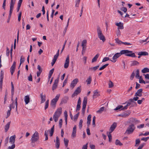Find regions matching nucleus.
Returning <instances> with one entry per match:
<instances>
[{"label":"nucleus","instance_id":"obj_33","mask_svg":"<svg viewBox=\"0 0 149 149\" xmlns=\"http://www.w3.org/2000/svg\"><path fill=\"white\" fill-rule=\"evenodd\" d=\"M92 81V78L91 76H90L86 80V82H87V84H91Z\"/></svg>","mask_w":149,"mask_h":149},{"label":"nucleus","instance_id":"obj_28","mask_svg":"<svg viewBox=\"0 0 149 149\" xmlns=\"http://www.w3.org/2000/svg\"><path fill=\"white\" fill-rule=\"evenodd\" d=\"M99 65H98L93 67H91L89 68V70L90 71L95 72L99 68Z\"/></svg>","mask_w":149,"mask_h":149},{"label":"nucleus","instance_id":"obj_27","mask_svg":"<svg viewBox=\"0 0 149 149\" xmlns=\"http://www.w3.org/2000/svg\"><path fill=\"white\" fill-rule=\"evenodd\" d=\"M10 122H8L5 126V132H6L8 130L10 127Z\"/></svg>","mask_w":149,"mask_h":149},{"label":"nucleus","instance_id":"obj_57","mask_svg":"<svg viewBox=\"0 0 149 149\" xmlns=\"http://www.w3.org/2000/svg\"><path fill=\"white\" fill-rule=\"evenodd\" d=\"M149 137H143L141 139V140L145 142H146L149 139Z\"/></svg>","mask_w":149,"mask_h":149},{"label":"nucleus","instance_id":"obj_6","mask_svg":"<svg viewBox=\"0 0 149 149\" xmlns=\"http://www.w3.org/2000/svg\"><path fill=\"white\" fill-rule=\"evenodd\" d=\"M60 96V94H57L55 97L51 101L50 105L52 107L54 108L56 107V102L58 100Z\"/></svg>","mask_w":149,"mask_h":149},{"label":"nucleus","instance_id":"obj_58","mask_svg":"<svg viewBox=\"0 0 149 149\" xmlns=\"http://www.w3.org/2000/svg\"><path fill=\"white\" fill-rule=\"evenodd\" d=\"M11 111V109H10L9 110H8L7 113V116L6 117V118H7L10 116Z\"/></svg>","mask_w":149,"mask_h":149},{"label":"nucleus","instance_id":"obj_54","mask_svg":"<svg viewBox=\"0 0 149 149\" xmlns=\"http://www.w3.org/2000/svg\"><path fill=\"white\" fill-rule=\"evenodd\" d=\"M108 60H110L109 59V57H104V58L102 60V62H105V61H108Z\"/></svg>","mask_w":149,"mask_h":149},{"label":"nucleus","instance_id":"obj_44","mask_svg":"<svg viewBox=\"0 0 149 149\" xmlns=\"http://www.w3.org/2000/svg\"><path fill=\"white\" fill-rule=\"evenodd\" d=\"M15 103L14 102V101H13V102H12L11 104H10L9 105V108L10 109H11H11L12 108H15Z\"/></svg>","mask_w":149,"mask_h":149},{"label":"nucleus","instance_id":"obj_51","mask_svg":"<svg viewBox=\"0 0 149 149\" xmlns=\"http://www.w3.org/2000/svg\"><path fill=\"white\" fill-rule=\"evenodd\" d=\"M111 133H110L109 132V134L108 135V137L109 138V141L110 142H111V139H112L111 135Z\"/></svg>","mask_w":149,"mask_h":149},{"label":"nucleus","instance_id":"obj_29","mask_svg":"<svg viewBox=\"0 0 149 149\" xmlns=\"http://www.w3.org/2000/svg\"><path fill=\"white\" fill-rule=\"evenodd\" d=\"M13 8H14L13 7L10 6V7L9 13V16H8V19H10L12 14V13L13 11Z\"/></svg>","mask_w":149,"mask_h":149},{"label":"nucleus","instance_id":"obj_61","mask_svg":"<svg viewBox=\"0 0 149 149\" xmlns=\"http://www.w3.org/2000/svg\"><path fill=\"white\" fill-rule=\"evenodd\" d=\"M116 34L118 37H119L120 36V32L119 30H118L116 32Z\"/></svg>","mask_w":149,"mask_h":149},{"label":"nucleus","instance_id":"obj_23","mask_svg":"<svg viewBox=\"0 0 149 149\" xmlns=\"http://www.w3.org/2000/svg\"><path fill=\"white\" fill-rule=\"evenodd\" d=\"M16 136L15 135H14L13 136H11L10 138V142L11 143L14 144L15 141Z\"/></svg>","mask_w":149,"mask_h":149},{"label":"nucleus","instance_id":"obj_60","mask_svg":"<svg viewBox=\"0 0 149 149\" xmlns=\"http://www.w3.org/2000/svg\"><path fill=\"white\" fill-rule=\"evenodd\" d=\"M14 86H12L11 87V96H12V97H13V95L14 94Z\"/></svg>","mask_w":149,"mask_h":149},{"label":"nucleus","instance_id":"obj_20","mask_svg":"<svg viewBox=\"0 0 149 149\" xmlns=\"http://www.w3.org/2000/svg\"><path fill=\"white\" fill-rule=\"evenodd\" d=\"M130 122L133 123L135 124H137L140 122V121L137 120L136 118H132L130 119Z\"/></svg>","mask_w":149,"mask_h":149},{"label":"nucleus","instance_id":"obj_64","mask_svg":"<svg viewBox=\"0 0 149 149\" xmlns=\"http://www.w3.org/2000/svg\"><path fill=\"white\" fill-rule=\"evenodd\" d=\"M88 147V143H87L86 144L84 145L81 149H87Z\"/></svg>","mask_w":149,"mask_h":149},{"label":"nucleus","instance_id":"obj_49","mask_svg":"<svg viewBox=\"0 0 149 149\" xmlns=\"http://www.w3.org/2000/svg\"><path fill=\"white\" fill-rule=\"evenodd\" d=\"M64 140L65 145L66 147H67L68 146L69 140L67 139H65V138L64 139Z\"/></svg>","mask_w":149,"mask_h":149},{"label":"nucleus","instance_id":"obj_2","mask_svg":"<svg viewBox=\"0 0 149 149\" xmlns=\"http://www.w3.org/2000/svg\"><path fill=\"white\" fill-rule=\"evenodd\" d=\"M120 56L122 54H125L126 56H130L132 57H136V56L132 51H129L128 50H123L120 51L119 53Z\"/></svg>","mask_w":149,"mask_h":149},{"label":"nucleus","instance_id":"obj_53","mask_svg":"<svg viewBox=\"0 0 149 149\" xmlns=\"http://www.w3.org/2000/svg\"><path fill=\"white\" fill-rule=\"evenodd\" d=\"M109 88H112L113 86V84L111 81H109Z\"/></svg>","mask_w":149,"mask_h":149},{"label":"nucleus","instance_id":"obj_16","mask_svg":"<svg viewBox=\"0 0 149 149\" xmlns=\"http://www.w3.org/2000/svg\"><path fill=\"white\" fill-rule=\"evenodd\" d=\"M81 101L80 99V98L79 97L78 99L77 105L76 107V111L77 112L78 111H79L81 108Z\"/></svg>","mask_w":149,"mask_h":149},{"label":"nucleus","instance_id":"obj_15","mask_svg":"<svg viewBox=\"0 0 149 149\" xmlns=\"http://www.w3.org/2000/svg\"><path fill=\"white\" fill-rule=\"evenodd\" d=\"M69 56H68L66 59L64 64V67L65 68H67L69 66Z\"/></svg>","mask_w":149,"mask_h":149},{"label":"nucleus","instance_id":"obj_38","mask_svg":"<svg viewBox=\"0 0 149 149\" xmlns=\"http://www.w3.org/2000/svg\"><path fill=\"white\" fill-rule=\"evenodd\" d=\"M135 72L136 73L135 77L136 78L138 79L140 77L139 75V69H137Z\"/></svg>","mask_w":149,"mask_h":149},{"label":"nucleus","instance_id":"obj_34","mask_svg":"<svg viewBox=\"0 0 149 149\" xmlns=\"http://www.w3.org/2000/svg\"><path fill=\"white\" fill-rule=\"evenodd\" d=\"M141 72L143 73L149 72V69L147 68H145L141 70Z\"/></svg>","mask_w":149,"mask_h":149},{"label":"nucleus","instance_id":"obj_42","mask_svg":"<svg viewBox=\"0 0 149 149\" xmlns=\"http://www.w3.org/2000/svg\"><path fill=\"white\" fill-rule=\"evenodd\" d=\"M87 43V40H84L82 42L81 46L82 47H86V44Z\"/></svg>","mask_w":149,"mask_h":149},{"label":"nucleus","instance_id":"obj_41","mask_svg":"<svg viewBox=\"0 0 149 149\" xmlns=\"http://www.w3.org/2000/svg\"><path fill=\"white\" fill-rule=\"evenodd\" d=\"M123 107V106L122 105H118L116 108L114 109V110L115 111H117L118 110H121V109Z\"/></svg>","mask_w":149,"mask_h":149},{"label":"nucleus","instance_id":"obj_11","mask_svg":"<svg viewBox=\"0 0 149 149\" xmlns=\"http://www.w3.org/2000/svg\"><path fill=\"white\" fill-rule=\"evenodd\" d=\"M117 126V123L116 122H114L111 125L109 129L110 133H111L115 130Z\"/></svg>","mask_w":149,"mask_h":149},{"label":"nucleus","instance_id":"obj_7","mask_svg":"<svg viewBox=\"0 0 149 149\" xmlns=\"http://www.w3.org/2000/svg\"><path fill=\"white\" fill-rule=\"evenodd\" d=\"M87 101V99L86 97L84 98L83 102L82 108V112L83 115H84L85 112V110L86 107Z\"/></svg>","mask_w":149,"mask_h":149},{"label":"nucleus","instance_id":"obj_59","mask_svg":"<svg viewBox=\"0 0 149 149\" xmlns=\"http://www.w3.org/2000/svg\"><path fill=\"white\" fill-rule=\"evenodd\" d=\"M63 120L62 119H61L59 121V126L60 128H61L62 125Z\"/></svg>","mask_w":149,"mask_h":149},{"label":"nucleus","instance_id":"obj_45","mask_svg":"<svg viewBox=\"0 0 149 149\" xmlns=\"http://www.w3.org/2000/svg\"><path fill=\"white\" fill-rule=\"evenodd\" d=\"M116 42L118 44H123V42L120 40L118 38H117L115 39Z\"/></svg>","mask_w":149,"mask_h":149},{"label":"nucleus","instance_id":"obj_32","mask_svg":"<svg viewBox=\"0 0 149 149\" xmlns=\"http://www.w3.org/2000/svg\"><path fill=\"white\" fill-rule=\"evenodd\" d=\"M54 125L53 127L51 128V130L50 131V136H52L54 131Z\"/></svg>","mask_w":149,"mask_h":149},{"label":"nucleus","instance_id":"obj_39","mask_svg":"<svg viewBox=\"0 0 149 149\" xmlns=\"http://www.w3.org/2000/svg\"><path fill=\"white\" fill-rule=\"evenodd\" d=\"M24 61V58L22 56L20 58V64L19 67L18 69L19 68L21 64L23 63Z\"/></svg>","mask_w":149,"mask_h":149},{"label":"nucleus","instance_id":"obj_18","mask_svg":"<svg viewBox=\"0 0 149 149\" xmlns=\"http://www.w3.org/2000/svg\"><path fill=\"white\" fill-rule=\"evenodd\" d=\"M78 81V79L77 78L73 80L71 82L70 86L73 88L76 85Z\"/></svg>","mask_w":149,"mask_h":149},{"label":"nucleus","instance_id":"obj_40","mask_svg":"<svg viewBox=\"0 0 149 149\" xmlns=\"http://www.w3.org/2000/svg\"><path fill=\"white\" fill-rule=\"evenodd\" d=\"M139 64V62L136 61H132L131 66L136 65Z\"/></svg>","mask_w":149,"mask_h":149},{"label":"nucleus","instance_id":"obj_37","mask_svg":"<svg viewBox=\"0 0 149 149\" xmlns=\"http://www.w3.org/2000/svg\"><path fill=\"white\" fill-rule=\"evenodd\" d=\"M138 79H139V81L140 83H143L144 84H146V81L143 79L141 76Z\"/></svg>","mask_w":149,"mask_h":149},{"label":"nucleus","instance_id":"obj_46","mask_svg":"<svg viewBox=\"0 0 149 149\" xmlns=\"http://www.w3.org/2000/svg\"><path fill=\"white\" fill-rule=\"evenodd\" d=\"M104 107H101L99 110L97 111V113H101L103 111L104 109Z\"/></svg>","mask_w":149,"mask_h":149},{"label":"nucleus","instance_id":"obj_22","mask_svg":"<svg viewBox=\"0 0 149 149\" xmlns=\"http://www.w3.org/2000/svg\"><path fill=\"white\" fill-rule=\"evenodd\" d=\"M60 145V143L59 139L58 137L57 136L56 137V140L55 143V146L56 148H57L58 149Z\"/></svg>","mask_w":149,"mask_h":149},{"label":"nucleus","instance_id":"obj_5","mask_svg":"<svg viewBox=\"0 0 149 149\" xmlns=\"http://www.w3.org/2000/svg\"><path fill=\"white\" fill-rule=\"evenodd\" d=\"M97 32L98 37L100 40H102L103 42H104L106 40L104 36L102 33L100 27L98 26L97 27Z\"/></svg>","mask_w":149,"mask_h":149},{"label":"nucleus","instance_id":"obj_13","mask_svg":"<svg viewBox=\"0 0 149 149\" xmlns=\"http://www.w3.org/2000/svg\"><path fill=\"white\" fill-rule=\"evenodd\" d=\"M58 80L59 78H57L55 80L52 87V90L53 91H54L57 88Z\"/></svg>","mask_w":149,"mask_h":149},{"label":"nucleus","instance_id":"obj_62","mask_svg":"<svg viewBox=\"0 0 149 149\" xmlns=\"http://www.w3.org/2000/svg\"><path fill=\"white\" fill-rule=\"evenodd\" d=\"M144 124H142L141 125H140L137 126V128L139 129H141V128H143L144 127Z\"/></svg>","mask_w":149,"mask_h":149},{"label":"nucleus","instance_id":"obj_17","mask_svg":"<svg viewBox=\"0 0 149 149\" xmlns=\"http://www.w3.org/2000/svg\"><path fill=\"white\" fill-rule=\"evenodd\" d=\"M76 126L75 125L74 126L73 128L72 132L71 135L72 138H74L76 136Z\"/></svg>","mask_w":149,"mask_h":149},{"label":"nucleus","instance_id":"obj_1","mask_svg":"<svg viewBox=\"0 0 149 149\" xmlns=\"http://www.w3.org/2000/svg\"><path fill=\"white\" fill-rule=\"evenodd\" d=\"M39 133L37 132L36 131L32 135L30 140L31 144L32 147H34L35 146L34 143L37 142L39 140Z\"/></svg>","mask_w":149,"mask_h":149},{"label":"nucleus","instance_id":"obj_52","mask_svg":"<svg viewBox=\"0 0 149 149\" xmlns=\"http://www.w3.org/2000/svg\"><path fill=\"white\" fill-rule=\"evenodd\" d=\"M9 140V137H7L6 138L5 141V144H4V146H7V144L8 143Z\"/></svg>","mask_w":149,"mask_h":149},{"label":"nucleus","instance_id":"obj_8","mask_svg":"<svg viewBox=\"0 0 149 149\" xmlns=\"http://www.w3.org/2000/svg\"><path fill=\"white\" fill-rule=\"evenodd\" d=\"M130 113L131 112L130 111H126L125 112L119 114L118 116L123 118H126L130 114Z\"/></svg>","mask_w":149,"mask_h":149},{"label":"nucleus","instance_id":"obj_10","mask_svg":"<svg viewBox=\"0 0 149 149\" xmlns=\"http://www.w3.org/2000/svg\"><path fill=\"white\" fill-rule=\"evenodd\" d=\"M143 89L142 88H140L138 89L137 91L135 93L134 96L141 97L142 96Z\"/></svg>","mask_w":149,"mask_h":149},{"label":"nucleus","instance_id":"obj_35","mask_svg":"<svg viewBox=\"0 0 149 149\" xmlns=\"http://www.w3.org/2000/svg\"><path fill=\"white\" fill-rule=\"evenodd\" d=\"M98 96V92L97 91V90H96L95 91H94V94L93 96V98H95L97 96Z\"/></svg>","mask_w":149,"mask_h":149},{"label":"nucleus","instance_id":"obj_36","mask_svg":"<svg viewBox=\"0 0 149 149\" xmlns=\"http://www.w3.org/2000/svg\"><path fill=\"white\" fill-rule=\"evenodd\" d=\"M59 50L58 49L57 51V53L56 55L54 56V58L53 59L56 61L59 55Z\"/></svg>","mask_w":149,"mask_h":149},{"label":"nucleus","instance_id":"obj_43","mask_svg":"<svg viewBox=\"0 0 149 149\" xmlns=\"http://www.w3.org/2000/svg\"><path fill=\"white\" fill-rule=\"evenodd\" d=\"M108 65H109V64L107 63V64H106L103 65L101 67H100L99 68V70H101L104 69L105 68H106L107 66H108Z\"/></svg>","mask_w":149,"mask_h":149},{"label":"nucleus","instance_id":"obj_9","mask_svg":"<svg viewBox=\"0 0 149 149\" xmlns=\"http://www.w3.org/2000/svg\"><path fill=\"white\" fill-rule=\"evenodd\" d=\"M81 86L77 87L76 90L74 91V93L72 95V97H73L75 96H77L78 94L80 93L81 91Z\"/></svg>","mask_w":149,"mask_h":149},{"label":"nucleus","instance_id":"obj_47","mask_svg":"<svg viewBox=\"0 0 149 149\" xmlns=\"http://www.w3.org/2000/svg\"><path fill=\"white\" fill-rule=\"evenodd\" d=\"M49 100H47V101L45 102V109H47L49 106Z\"/></svg>","mask_w":149,"mask_h":149},{"label":"nucleus","instance_id":"obj_50","mask_svg":"<svg viewBox=\"0 0 149 149\" xmlns=\"http://www.w3.org/2000/svg\"><path fill=\"white\" fill-rule=\"evenodd\" d=\"M95 119L96 117L95 116H94L93 118L92 122V125H93L94 127H95Z\"/></svg>","mask_w":149,"mask_h":149},{"label":"nucleus","instance_id":"obj_24","mask_svg":"<svg viewBox=\"0 0 149 149\" xmlns=\"http://www.w3.org/2000/svg\"><path fill=\"white\" fill-rule=\"evenodd\" d=\"M24 101L26 104H27L30 102V98L29 95H26L24 97Z\"/></svg>","mask_w":149,"mask_h":149},{"label":"nucleus","instance_id":"obj_55","mask_svg":"<svg viewBox=\"0 0 149 149\" xmlns=\"http://www.w3.org/2000/svg\"><path fill=\"white\" fill-rule=\"evenodd\" d=\"M141 141L139 139H137L135 141V146H136L137 145H139Z\"/></svg>","mask_w":149,"mask_h":149},{"label":"nucleus","instance_id":"obj_3","mask_svg":"<svg viewBox=\"0 0 149 149\" xmlns=\"http://www.w3.org/2000/svg\"><path fill=\"white\" fill-rule=\"evenodd\" d=\"M61 113L62 108L61 107H59L57 109L53 116V119L54 121L56 122L58 121V118L59 117Z\"/></svg>","mask_w":149,"mask_h":149},{"label":"nucleus","instance_id":"obj_4","mask_svg":"<svg viewBox=\"0 0 149 149\" xmlns=\"http://www.w3.org/2000/svg\"><path fill=\"white\" fill-rule=\"evenodd\" d=\"M135 129L134 125L132 123L128 127L127 130L125 132V134L128 135L132 134Z\"/></svg>","mask_w":149,"mask_h":149},{"label":"nucleus","instance_id":"obj_48","mask_svg":"<svg viewBox=\"0 0 149 149\" xmlns=\"http://www.w3.org/2000/svg\"><path fill=\"white\" fill-rule=\"evenodd\" d=\"M83 122V121L82 119L80 120L79 123V127L80 129H81L82 127V124Z\"/></svg>","mask_w":149,"mask_h":149},{"label":"nucleus","instance_id":"obj_56","mask_svg":"<svg viewBox=\"0 0 149 149\" xmlns=\"http://www.w3.org/2000/svg\"><path fill=\"white\" fill-rule=\"evenodd\" d=\"M15 4V1H14L13 0H11L10 3V6L14 7V6Z\"/></svg>","mask_w":149,"mask_h":149},{"label":"nucleus","instance_id":"obj_19","mask_svg":"<svg viewBox=\"0 0 149 149\" xmlns=\"http://www.w3.org/2000/svg\"><path fill=\"white\" fill-rule=\"evenodd\" d=\"M116 25L118 26V29H123L124 28L123 25V23L120 22L119 23H117L115 24Z\"/></svg>","mask_w":149,"mask_h":149},{"label":"nucleus","instance_id":"obj_30","mask_svg":"<svg viewBox=\"0 0 149 149\" xmlns=\"http://www.w3.org/2000/svg\"><path fill=\"white\" fill-rule=\"evenodd\" d=\"M64 116L65 117V122L66 125H67V118H68V113L66 111H65L64 112Z\"/></svg>","mask_w":149,"mask_h":149},{"label":"nucleus","instance_id":"obj_63","mask_svg":"<svg viewBox=\"0 0 149 149\" xmlns=\"http://www.w3.org/2000/svg\"><path fill=\"white\" fill-rule=\"evenodd\" d=\"M145 145V143H143L142 144H141L138 148L137 149H142L144 146Z\"/></svg>","mask_w":149,"mask_h":149},{"label":"nucleus","instance_id":"obj_31","mask_svg":"<svg viewBox=\"0 0 149 149\" xmlns=\"http://www.w3.org/2000/svg\"><path fill=\"white\" fill-rule=\"evenodd\" d=\"M115 144L116 145H118V146H122L123 145V144L120 141L117 139H116V141H115Z\"/></svg>","mask_w":149,"mask_h":149},{"label":"nucleus","instance_id":"obj_12","mask_svg":"<svg viewBox=\"0 0 149 149\" xmlns=\"http://www.w3.org/2000/svg\"><path fill=\"white\" fill-rule=\"evenodd\" d=\"M120 56H121L119 53H117L115 54L112 58V59L113 61L111 60V61L113 62V63H115L116 61V59L120 57Z\"/></svg>","mask_w":149,"mask_h":149},{"label":"nucleus","instance_id":"obj_14","mask_svg":"<svg viewBox=\"0 0 149 149\" xmlns=\"http://www.w3.org/2000/svg\"><path fill=\"white\" fill-rule=\"evenodd\" d=\"M16 63L15 61H14L13 64L10 68V72L11 75H12L15 70L16 68Z\"/></svg>","mask_w":149,"mask_h":149},{"label":"nucleus","instance_id":"obj_25","mask_svg":"<svg viewBox=\"0 0 149 149\" xmlns=\"http://www.w3.org/2000/svg\"><path fill=\"white\" fill-rule=\"evenodd\" d=\"M148 53L146 52H140L138 53V55L140 56H148Z\"/></svg>","mask_w":149,"mask_h":149},{"label":"nucleus","instance_id":"obj_21","mask_svg":"<svg viewBox=\"0 0 149 149\" xmlns=\"http://www.w3.org/2000/svg\"><path fill=\"white\" fill-rule=\"evenodd\" d=\"M41 98V103H44L46 100V95H43L42 93L40 94Z\"/></svg>","mask_w":149,"mask_h":149},{"label":"nucleus","instance_id":"obj_26","mask_svg":"<svg viewBox=\"0 0 149 149\" xmlns=\"http://www.w3.org/2000/svg\"><path fill=\"white\" fill-rule=\"evenodd\" d=\"M99 55V54H97L92 59L91 61L92 63H93L97 61V59L98 58Z\"/></svg>","mask_w":149,"mask_h":149}]
</instances>
